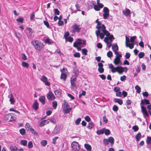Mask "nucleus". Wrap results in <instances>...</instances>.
<instances>
[{"mask_svg":"<svg viewBox=\"0 0 151 151\" xmlns=\"http://www.w3.org/2000/svg\"><path fill=\"white\" fill-rule=\"evenodd\" d=\"M77 77L75 76H72L70 79V83H76V81L77 79Z\"/></svg>","mask_w":151,"mask_h":151,"instance_id":"obj_24","label":"nucleus"},{"mask_svg":"<svg viewBox=\"0 0 151 151\" xmlns=\"http://www.w3.org/2000/svg\"><path fill=\"white\" fill-rule=\"evenodd\" d=\"M94 126L93 123L91 122L89 123L88 125V128L89 129H91Z\"/></svg>","mask_w":151,"mask_h":151,"instance_id":"obj_53","label":"nucleus"},{"mask_svg":"<svg viewBox=\"0 0 151 151\" xmlns=\"http://www.w3.org/2000/svg\"><path fill=\"white\" fill-rule=\"evenodd\" d=\"M19 132L22 135H24L25 133V130L24 128H22L20 129Z\"/></svg>","mask_w":151,"mask_h":151,"instance_id":"obj_47","label":"nucleus"},{"mask_svg":"<svg viewBox=\"0 0 151 151\" xmlns=\"http://www.w3.org/2000/svg\"><path fill=\"white\" fill-rule=\"evenodd\" d=\"M81 121V119L80 118H78L75 121V124L77 125L79 124V123Z\"/></svg>","mask_w":151,"mask_h":151,"instance_id":"obj_61","label":"nucleus"},{"mask_svg":"<svg viewBox=\"0 0 151 151\" xmlns=\"http://www.w3.org/2000/svg\"><path fill=\"white\" fill-rule=\"evenodd\" d=\"M82 51L83 54H84L86 55H87L88 51L87 49L85 48L83 49L82 50Z\"/></svg>","mask_w":151,"mask_h":151,"instance_id":"obj_57","label":"nucleus"},{"mask_svg":"<svg viewBox=\"0 0 151 151\" xmlns=\"http://www.w3.org/2000/svg\"><path fill=\"white\" fill-rule=\"evenodd\" d=\"M141 108L142 112L143 114L144 118H145V116L148 117L149 116V115L145 107L143 106H141Z\"/></svg>","mask_w":151,"mask_h":151,"instance_id":"obj_11","label":"nucleus"},{"mask_svg":"<svg viewBox=\"0 0 151 151\" xmlns=\"http://www.w3.org/2000/svg\"><path fill=\"white\" fill-rule=\"evenodd\" d=\"M108 140V142L111 143V146H112L114 144V138L112 137H109L107 139Z\"/></svg>","mask_w":151,"mask_h":151,"instance_id":"obj_17","label":"nucleus"},{"mask_svg":"<svg viewBox=\"0 0 151 151\" xmlns=\"http://www.w3.org/2000/svg\"><path fill=\"white\" fill-rule=\"evenodd\" d=\"M20 144L24 146H25L27 144V141L25 140H22L20 141Z\"/></svg>","mask_w":151,"mask_h":151,"instance_id":"obj_33","label":"nucleus"},{"mask_svg":"<svg viewBox=\"0 0 151 151\" xmlns=\"http://www.w3.org/2000/svg\"><path fill=\"white\" fill-rule=\"evenodd\" d=\"M9 98V101L10 102L11 104H14L15 102V100L13 97V95L12 94H9L8 96Z\"/></svg>","mask_w":151,"mask_h":151,"instance_id":"obj_14","label":"nucleus"},{"mask_svg":"<svg viewBox=\"0 0 151 151\" xmlns=\"http://www.w3.org/2000/svg\"><path fill=\"white\" fill-rule=\"evenodd\" d=\"M123 13L126 16H128L130 13V11L128 9H126L125 10H123L122 11Z\"/></svg>","mask_w":151,"mask_h":151,"instance_id":"obj_18","label":"nucleus"},{"mask_svg":"<svg viewBox=\"0 0 151 151\" xmlns=\"http://www.w3.org/2000/svg\"><path fill=\"white\" fill-rule=\"evenodd\" d=\"M31 43L35 49L37 51H41L44 48V45L41 41L38 40L32 41Z\"/></svg>","mask_w":151,"mask_h":151,"instance_id":"obj_3","label":"nucleus"},{"mask_svg":"<svg viewBox=\"0 0 151 151\" xmlns=\"http://www.w3.org/2000/svg\"><path fill=\"white\" fill-rule=\"evenodd\" d=\"M45 42L46 43H48L49 44H51L53 43V41L49 39V38H48L46 39L45 40Z\"/></svg>","mask_w":151,"mask_h":151,"instance_id":"obj_32","label":"nucleus"},{"mask_svg":"<svg viewBox=\"0 0 151 151\" xmlns=\"http://www.w3.org/2000/svg\"><path fill=\"white\" fill-rule=\"evenodd\" d=\"M107 56L108 57H109V58H111L112 56V52L111 51H109L107 52Z\"/></svg>","mask_w":151,"mask_h":151,"instance_id":"obj_62","label":"nucleus"},{"mask_svg":"<svg viewBox=\"0 0 151 151\" xmlns=\"http://www.w3.org/2000/svg\"><path fill=\"white\" fill-rule=\"evenodd\" d=\"M135 88L136 90V92L138 93H139L141 91V88L138 85H136L135 86Z\"/></svg>","mask_w":151,"mask_h":151,"instance_id":"obj_43","label":"nucleus"},{"mask_svg":"<svg viewBox=\"0 0 151 151\" xmlns=\"http://www.w3.org/2000/svg\"><path fill=\"white\" fill-rule=\"evenodd\" d=\"M40 79L41 81L45 83V85L48 86H49L50 85V83L48 82L47 78L45 76H42Z\"/></svg>","mask_w":151,"mask_h":151,"instance_id":"obj_8","label":"nucleus"},{"mask_svg":"<svg viewBox=\"0 0 151 151\" xmlns=\"http://www.w3.org/2000/svg\"><path fill=\"white\" fill-rule=\"evenodd\" d=\"M22 64L23 67L27 68H28L29 66V65L27 63L24 62H22Z\"/></svg>","mask_w":151,"mask_h":151,"instance_id":"obj_45","label":"nucleus"},{"mask_svg":"<svg viewBox=\"0 0 151 151\" xmlns=\"http://www.w3.org/2000/svg\"><path fill=\"white\" fill-rule=\"evenodd\" d=\"M109 68L111 69V71L112 73H115L116 72H118L119 74H122L123 72H127V67H123L122 66H118L116 67H114L113 65L112 64L109 65Z\"/></svg>","mask_w":151,"mask_h":151,"instance_id":"obj_2","label":"nucleus"},{"mask_svg":"<svg viewBox=\"0 0 151 151\" xmlns=\"http://www.w3.org/2000/svg\"><path fill=\"white\" fill-rule=\"evenodd\" d=\"M98 70L100 73H102L104 72V69L103 67L98 68Z\"/></svg>","mask_w":151,"mask_h":151,"instance_id":"obj_58","label":"nucleus"},{"mask_svg":"<svg viewBox=\"0 0 151 151\" xmlns=\"http://www.w3.org/2000/svg\"><path fill=\"white\" fill-rule=\"evenodd\" d=\"M25 127L26 130L27 131H29L31 127H32L30 126L29 124L28 123H27L26 124Z\"/></svg>","mask_w":151,"mask_h":151,"instance_id":"obj_39","label":"nucleus"},{"mask_svg":"<svg viewBox=\"0 0 151 151\" xmlns=\"http://www.w3.org/2000/svg\"><path fill=\"white\" fill-rule=\"evenodd\" d=\"M62 129V127L60 125L56 126L53 130L51 135L52 136L59 134Z\"/></svg>","mask_w":151,"mask_h":151,"instance_id":"obj_7","label":"nucleus"},{"mask_svg":"<svg viewBox=\"0 0 151 151\" xmlns=\"http://www.w3.org/2000/svg\"><path fill=\"white\" fill-rule=\"evenodd\" d=\"M71 28L72 29L71 32L72 33L74 34L75 32H79L82 29L81 26L76 23H74L72 25Z\"/></svg>","mask_w":151,"mask_h":151,"instance_id":"obj_4","label":"nucleus"},{"mask_svg":"<svg viewBox=\"0 0 151 151\" xmlns=\"http://www.w3.org/2000/svg\"><path fill=\"white\" fill-rule=\"evenodd\" d=\"M145 54L143 52H141L138 54V56L139 58H142L144 56Z\"/></svg>","mask_w":151,"mask_h":151,"instance_id":"obj_49","label":"nucleus"},{"mask_svg":"<svg viewBox=\"0 0 151 151\" xmlns=\"http://www.w3.org/2000/svg\"><path fill=\"white\" fill-rule=\"evenodd\" d=\"M47 98L48 100L51 101L54 100L55 99V97L52 93L50 91L47 94Z\"/></svg>","mask_w":151,"mask_h":151,"instance_id":"obj_10","label":"nucleus"},{"mask_svg":"<svg viewBox=\"0 0 151 151\" xmlns=\"http://www.w3.org/2000/svg\"><path fill=\"white\" fill-rule=\"evenodd\" d=\"M63 109L68 108L70 106L69 105L65 100L64 101V103L63 104Z\"/></svg>","mask_w":151,"mask_h":151,"instance_id":"obj_38","label":"nucleus"},{"mask_svg":"<svg viewBox=\"0 0 151 151\" xmlns=\"http://www.w3.org/2000/svg\"><path fill=\"white\" fill-rule=\"evenodd\" d=\"M113 62L114 64L116 65H121L122 64V63L119 58H115Z\"/></svg>","mask_w":151,"mask_h":151,"instance_id":"obj_15","label":"nucleus"},{"mask_svg":"<svg viewBox=\"0 0 151 151\" xmlns=\"http://www.w3.org/2000/svg\"><path fill=\"white\" fill-rule=\"evenodd\" d=\"M41 144L42 146L45 147L47 144V142L46 140H42L41 142Z\"/></svg>","mask_w":151,"mask_h":151,"instance_id":"obj_41","label":"nucleus"},{"mask_svg":"<svg viewBox=\"0 0 151 151\" xmlns=\"http://www.w3.org/2000/svg\"><path fill=\"white\" fill-rule=\"evenodd\" d=\"M10 149L11 151H16L17 150V148L16 147H11Z\"/></svg>","mask_w":151,"mask_h":151,"instance_id":"obj_64","label":"nucleus"},{"mask_svg":"<svg viewBox=\"0 0 151 151\" xmlns=\"http://www.w3.org/2000/svg\"><path fill=\"white\" fill-rule=\"evenodd\" d=\"M150 104L149 101L146 99L142 100L141 101V104Z\"/></svg>","mask_w":151,"mask_h":151,"instance_id":"obj_30","label":"nucleus"},{"mask_svg":"<svg viewBox=\"0 0 151 151\" xmlns=\"http://www.w3.org/2000/svg\"><path fill=\"white\" fill-rule=\"evenodd\" d=\"M141 134L140 132H139L137 133L135 136V138L136 140V141L138 142L139 141L141 137Z\"/></svg>","mask_w":151,"mask_h":151,"instance_id":"obj_27","label":"nucleus"},{"mask_svg":"<svg viewBox=\"0 0 151 151\" xmlns=\"http://www.w3.org/2000/svg\"><path fill=\"white\" fill-rule=\"evenodd\" d=\"M54 13L55 14L59 15L60 14V12L57 9H54Z\"/></svg>","mask_w":151,"mask_h":151,"instance_id":"obj_63","label":"nucleus"},{"mask_svg":"<svg viewBox=\"0 0 151 151\" xmlns=\"http://www.w3.org/2000/svg\"><path fill=\"white\" fill-rule=\"evenodd\" d=\"M67 77V75L66 73L63 72L61 73L60 76V79H63L64 81H65Z\"/></svg>","mask_w":151,"mask_h":151,"instance_id":"obj_28","label":"nucleus"},{"mask_svg":"<svg viewBox=\"0 0 151 151\" xmlns=\"http://www.w3.org/2000/svg\"><path fill=\"white\" fill-rule=\"evenodd\" d=\"M95 22L97 23L96 28L98 30L96 31V34L97 37L100 36L101 39H102L104 37L105 35L106 36L109 35V33L106 30L104 25L102 24L99 21L98 19L96 20Z\"/></svg>","mask_w":151,"mask_h":151,"instance_id":"obj_1","label":"nucleus"},{"mask_svg":"<svg viewBox=\"0 0 151 151\" xmlns=\"http://www.w3.org/2000/svg\"><path fill=\"white\" fill-rule=\"evenodd\" d=\"M72 151H79L81 147L79 144L77 142L74 141L71 144Z\"/></svg>","mask_w":151,"mask_h":151,"instance_id":"obj_6","label":"nucleus"},{"mask_svg":"<svg viewBox=\"0 0 151 151\" xmlns=\"http://www.w3.org/2000/svg\"><path fill=\"white\" fill-rule=\"evenodd\" d=\"M109 14V13H104L103 14V18L104 19H106L107 18Z\"/></svg>","mask_w":151,"mask_h":151,"instance_id":"obj_60","label":"nucleus"},{"mask_svg":"<svg viewBox=\"0 0 151 151\" xmlns=\"http://www.w3.org/2000/svg\"><path fill=\"white\" fill-rule=\"evenodd\" d=\"M49 123L48 120H45L38 121L37 122V124L39 127H42L48 124Z\"/></svg>","mask_w":151,"mask_h":151,"instance_id":"obj_9","label":"nucleus"},{"mask_svg":"<svg viewBox=\"0 0 151 151\" xmlns=\"http://www.w3.org/2000/svg\"><path fill=\"white\" fill-rule=\"evenodd\" d=\"M132 129L134 132H137L139 128L137 126L134 125L132 127Z\"/></svg>","mask_w":151,"mask_h":151,"instance_id":"obj_51","label":"nucleus"},{"mask_svg":"<svg viewBox=\"0 0 151 151\" xmlns=\"http://www.w3.org/2000/svg\"><path fill=\"white\" fill-rule=\"evenodd\" d=\"M29 131H30L32 134L35 135H37L38 134L37 132L32 127H31Z\"/></svg>","mask_w":151,"mask_h":151,"instance_id":"obj_22","label":"nucleus"},{"mask_svg":"<svg viewBox=\"0 0 151 151\" xmlns=\"http://www.w3.org/2000/svg\"><path fill=\"white\" fill-rule=\"evenodd\" d=\"M27 30L29 31L27 34L28 37L30 38L33 37L34 35L33 34V31L32 29L30 28H28L27 29Z\"/></svg>","mask_w":151,"mask_h":151,"instance_id":"obj_12","label":"nucleus"},{"mask_svg":"<svg viewBox=\"0 0 151 151\" xmlns=\"http://www.w3.org/2000/svg\"><path fill=\"white\" fill-rule=\"evenodd\" d=\"M55 95L58 97H59L60 96L61 93L58 90H55L54 91Z\"/></svg>","mask_w":151,"mask_h":151,"instance_id":"obj_35","label":"nucleus"},{"mask_svg":"<svg viewBox=\"0 0 151 151\" xmlns=\"http://www.w3.org/2000/svg\"><path fill=\"white\" fill-rule=\"evenodd\" d=\"M112 49L114 53L115 52L118 51V47L116 44H113L112 45Z\"/></svg>","mask_w":151,"mask_h":151,"instance_id":"obj_20","label":"nucleus"},{"mask_svg":"<svg viewBox=\"0 0 151 151\" xmlns=\"http://www.w3.org/2000/svg\"><path fill=\"white\" fill-rule=\"evenodd\" d=\"M53 107L54 109H55L57 106V103L55 101H54L52 103Z\"/></svg>","mask_w":151,"mask_h":151,"instance_id":"obj_50","label":"nucleus"},{"mask_svg":"<svg viewBox=\"0 0 151 151\" xmlns=\"http://www.w3.org/2000/svg\"><path fill=\"white\" fill-rule=\"evenodd\" d=\"M10 116V113L4 115V117L5 120L6 121L9 120Z\"/></svg>","mask_w":151,"mask_h":151,"instance_id":"obj_31","label":"nucleus"},{"mask_svg":"<svg viewBox=\"0 0 151 151\" xmlns=\"http://www.w3.org/2000/svg\"><path fill=\"white\" fill-rule=\"evenodd\" d=\"M71 87L72 89L75 90H76L77 89L76 83H71Z\"/></svg>","mask_w":151,"mask_h":151,"instance_id":"obj_44","label":"nucleus"},{"mask_svg":"<svg viewBox=\"0 0 151 151\" xmlns=\"http://www.w3.org/2000/svg\"><path fill=\"white\" fill-rule=\"evenodd\" d=\"M134 44L133 43H129L128 42L127 44H126L127 47H129L130 49H132L134 47Z\"/></svg>","mask_w":151,"mask_h":151,"instance_id":"obj_26","label":"nucleus"},{"mask_svg":"<svg viewBox=\"0 0 151 151\" xmlns=\"http://www.w3.org/2000/svg\"><path fill=\"white\" fill-rule=\"evenodd\" d=\"M84 147L88 151H91V146L87 144H85L84 145Z\"/></svg>","mask_w":151,"mask_h":151,"instance_id":"obj_23","label":"nucleus"},{"mask_svg":"<svg viewBox=\"0 0 151 151\" xmlns=\"http://www.w3.org/2000/svg\"><path fill=\"white\" fill-rule=\"evenodd\" d=\"M86 42L85 40H81L78 39L73 43V46L76 48L79 51L81 50L80 45L82 44H84Z\"/></svg>","mask_w":151,"mask_h":151,"instance_id":"obj_5","label":"nucleus"},{"mask_svg":"<svg viewBox=\"0 0 151 151\" xmlns=\"http://www.w3.org/2000/svg\"><path fill=\"white\" fill-rule=\"evenodd\" d=\"M103 12L104 13H109V10L108 8L106 7H104L103 9Z\"/></svg>","mask_w":151,"mask_h":151,"instance_id":"obj_48","label":"nucleus"},{"mask_svg":"<svg viewBox=\"0 0 151 151\" xmlns=\"http://www.w3.org/2000/svg\"><path fill=\"white\" fill-rule=\"evenodd\" d=\"M24 20L23 18L22 17H20L16 19V21L18 22H22Z\"/></svg>","mask_w":151,"mask_h":151,"instance_id":"obj_54","label":"nucleus"},{"mask_svg":"<svg viewBox=\"0 0 151 151\" xmlns=\"http://www.w3.org/2000/svg\"><path fill=\"white\" fill-rule=\"evenodd\" d=\"M114 101L115 102L118 103L120 105H122L123 103V101L121 99H114Z\"/></svg>","mask_w":151,"mask_h":151,"instance_id":"obj_25","label":"nucleus"},{"mask_svg":"<svg viewBox=\"0 0 151 151\" xmlns=\"http://www.w3.org/2000/svg\"><path fill=\"white\" fill-rule=\"evenodd\" d=\"M146 141L147 144L151 145V137H147Z\"/></svg>","mask_w":151,"mask_h":151,"instance_id":"obj_36","label":"nucleus"},{"mask_svg":"<svg viewBox=\"0 0 151 151\" xmlns=\"http://www.w3.org/2000/svg\"><path fill=\"white\" fill-rule=\"evenodd\" d=\"M71 109V108H70V106L68 108H66L64 109H63V110H64V111L66 114L69 113Z\"/></svg>","mask_w":151,"mask_h":151,"instance_id":"obj_37","label":"nucleus"},{"mask_svg":"<svg viewBox=\"0 0 151 151\" xmlns=\"http://www.w3.org/2000/svg\"><path fill=\"white\" fill-rule=\"evenodd\" d=\"M38 106L39 104L37 100L35 101L32 105V107L35 110H37L38 109Z\"/></svg>","mask_w":151,"mask_h":151,"instance_id":"obj_16","label":"nucleus"},{"mask_svg":"<svg viewBox=\"0 0 151 151\" xmlns=\"http://www.w3.org/2000/svg\"><path fill=\"white\" fill-rule=\"evenodd\" d=\"M28 147L29 149L32 148L33 147V144L32 141H29L28 144Z\"/></svg>","mask_w":151,"mask_h":151,"instance_id":"obj_56","label":"nucleus"},{"mask_svg":"<svg viewBox=\"0 0 151 151\" xmlns=\"http://www.w3.org/2000/svg\"><path fill=\"white\" fill-rule=\"evenodd\" d=\"M107 37H108V39L109 40H110V41L111 42H112L114 38L113 36L112 35H110V34L109 33V35L108 36H106Z\"/></svg>","mask_w":151,"mask_h":151,"instance_id":"obj_42","label":"nucleus"},{"mask_svg":"<svg viewBox=\"0 0 151 151\" xmlns=\"http://www.w3.org/2000/svg\"><path fill=\"white\" fill-rule=\"evenodd\" d=\"M114 54L116 55V58H119L122 57L121 55L117 51L115 52Z\"/></svg>","mask_w":151,"mask_h":151,"instance_id":"obj_46","label":"nucleus"},{"mask_svg":"<svg viewBox=\"0 0 151 151\" xmlns=\"http://www.w3.org/2000/svg\"><path fill=\"white\" fill-rule=\"evenodd\" d=\"M73 73H74L75 75L73 76L77 77L78 75L79 71L78 69L76 66L73 68Z\"/></svg>","mask_w":151,"mask_h":151,"instance_id":"obj_19","label":"nucleus"},{"mask_svg":"<svg viewBox=\"0 0 151 151\" xmlns=\"http://www.w3.org/2000/svg\"><path fill=\"white\" fill-rule=\"evenodd\" d=\"M104 128L99 130H97L96 133L98 135L103 134L104 133Z\"/></svg>","mask_w":151,"mask_h":151,"instance_id":"obj_29","label":"nucleus"},{"mask_svg":"<svg viewBox=\"0 0 151 151\" xmlns=\"http://www.w3.org/2000/svg\"><path fill=\"white\" fill-rule=\"evenodd\" d=\"M15 120L13 114L12 113H10V118L9 120V122H11L12 121H15Z\"/></svg>","mask_w":151,"mask_h":151,"instance_id":"obj_34","label":"nucleus"},{"mask_svg":"<svg viewBox=\"0 0 151 151\" xmlns=\"http://www.w3.org/2000/svg\"><path fill=\"white\" fill-rule=\"evenodd\" d=\"M45 96H41L39 98V100L43 105H44L45 104Z\"/></svg>","mask_w":151,"mask_h":151,"instance_id":"obj_21","label":"nucleus"},{"mask_svg":"<svg viewBox=\"0 0 151 151\" xmlns=\"http://www.w3.org/2000/svg\"><path fill=\"white\" fill-rule=\"evenodd\" d=\"M103 142L104 144L105 145H107L109 144V143L108 142V140L107 139H103Z\"/></svg>","mask_w":151,"mask_h":151,"instance_id":"obj_55","label":"nucleus"},{"mask_svg":"<svg viewBox=\"0 0 151 151\" xmlns=\"http://www.w3.org/2000/svg\"><path fill=\"white\" fill-rule=\"evenodd\" d=\"M35 16V13L34 12H32L31 14L30 15V19L31 20H34L33 19V18Z\"/></svg>","mask_w":151,"mask_h":151,"instance_id":"obj_52","label":"nucleus"},{"mask_svg":"<svg viewBox=\"0 0 151 151\" xmlns=\"http://www.w3.org/2000/svg\"><path fill=\"white\" fill-rule=\"evenodd\" d=\"M103 122L105 124L107 123L108 121V120L107 119L106 116H104L103 118Z\"/></svg>","mask_w":151,"mask_h":151,"instance_id":"obj_59","label":"nucleus"},{"mask_svg":"<svg viewBox=\"0 0 151 151\" xmlns=\"http://www.w3.org/2000/svg\"><path fill=\"white\" fill-rule=\"evenodd\" d=\"M104 5L102 4H100L99 5H95L94 6L93 8L96 11H99L101 8H103Z\"/></svg>","mask_w":151,"mask_h":151,"instance_id":"obj_13","label":"nucleus"},{"mask_svg":"<svg viewBox=\"0 0 151 151\" xmlns=\"http://www.w3.org/2000/svg\"><path fill=\"white\" fill-rule=\"evenodd\" d=\"M104 133L106 135H108L110 133V131L109 129H106L105 128H104Z\"/></svg>","mask_w":151,"mask_h":151,"instance_id":"obj_40","label":"nucleus"}]
</instances>
